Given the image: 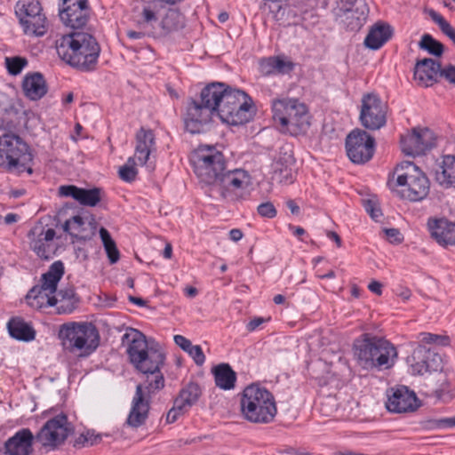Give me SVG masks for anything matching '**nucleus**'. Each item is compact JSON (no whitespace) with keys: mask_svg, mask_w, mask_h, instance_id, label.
Returning <instances> with one entry per match:
<instances>
[{"mask_svg":"<svg viewBox=\"0 0 455 455\" xmlns=\"http://www.w3.org/2000/svg\"><path fill=\"white\" fill-rule=\"evenodd\" d=\"M251 97L243 91L213 82L200 93L199 100L191 99L183 116L185 129L191 134L204 132L214 116L229 125L243 124L250 121Z\"/></svg>","mask_w":455,"mask_h":455,"instance_id":"f257e3e1","label":"nucleus"},{"mask_svg":"<svg viewBox=\"0 0 455 455\" xmlns=\"http://www.w3.org/2000/svg\"><path fill=\"white\" fill-rule=\"evenodd\" d=\"M68 417L61 413L47 420L34 437L28 428H22L4 443V455H30L33 440L44 447L55 448L65 442L72 433Z\"/></svg>","mask_w":455,"mask_h":455,"instance_id":"f03ea898","label":"nucleus"},{"mask_svg":"<svg viewBox=\"0 0 455 455\" xmlns=\"http://www.w3.org/2000/svg\"><path fill=\"white\" fill-rule=\"evenodd\" d=\"M56 51L66 63L81 71L95 69L100 47L95 37L84 31H74L57 42Z\"/></svg>","mask_w":455,"mask_h":455,"instance_id":"7ed1b4c3","label":"nucleus"},{"mask_svg":"<svg viewBox=\"0 0 455 455\" xmlns=\"http://www.w3.org/2000/svg\"><path fill=\"white\" fill-rule=\"evenodd\" d=\"M354 356L358 365L366 370L389 369L397 357L395 346L387 339L363 333L353 346Z\"/></svg>","mask_w":455,"mask_h":455,"instance_id":"20e7f679","label":"nucleus"},{"mask_svg":"<svg viewBox=\"0 0 455 455\" xmlns=\"http://www.w3.org/2000/svg\"><path fill=\"white\" fill-rule=\"evenodd\" d=\"M273 119L280 132L297 136L310 126L305 104L296 99H275L272 101Z\"/></svg>","mask_w":455,"mask_h":455,"instance_id":"39448f33","label":"nucleus"},{"mask_svg":"<svg viewBox=\"0 0 455 455\" xmlns=\"http://www.w3.org/2000/svg\"><path fill=\"white\" fill-rule=\"evenodd\" d=\"M241 411L244 419L250 422L270 423L277 412L275 397L267 388L251 384L243 392Z\"/></svg>","mask_w":455,"mask_h":455,"instance_id":"423d86ee","label":"nucleus"},{"mask_svg":"<svg viewBox=\"0 0 455 455\" xmlns=\"http://www.w3.org/2000/svg\"><path fill=\"white\" fill-rule=\"evenodd\" d=\"M189 160L196 177L207 185L215 184L227 168L224 155L213 146H199L191 153Z\"/></svg>","mask_w":455,"mask_h":455,"instance_id":"0eeeda50","label":"nucleus"},{"mask_svg":"<svg viewBox=\"0 0 455 455\" xmlns=\"http://www.w3.org/2000/svg\"><path fill=\"white\" fill-rule=\"evenodd\" d=\"M396 183L401 188L398 194L402 198L419 202L427 197L430 183L425 173L412 162L401 163L395 169Z\"/></svg>","mask_w":455,"mask_h":455,"instance_id":"6e6552de","label":"nucleus"},{"mask_svg":"<svg viewBox=\"0 0 455 455\" xmlns=\"http://www.w3.org/2000/svg\"><path fill=\"white\" fill-rule=\"evenodd\" d=\"M122 345L127 347L130 362L136 370L146 369L148 363L156 366L164 363V355L158 349L149 347L146 336L136 329L127 328L122 337Z\"/></svg>","mask_w":455,"mask_h":455,"instance_id":"1a4fd4ad","label":"nucleus"},{"mask_svg":"<svg viewBox=\"0 0 455 455\" xmlns=\"http://www.w3.org/2000/svg\"><path fill=\"white\" fill-rule=\"evenodd\" d=\"M33 161L29 146L18 135L4 133L0 136V166L8 171L27 170L32 173L31 167L26 168Z\"/></svg>","mask_w":455,"mask_h":455,"instance_id":"9d476101","label":"nucleus"},{"mask_svg":"<svg viewBox=\"0 0 455 455\" xmlns=\"http://www.w3.org/2000/svg\"><path fill=\"white\" fill-rule=\"evenodd\" d=\"M65 349L74 352L84 350L90 355L99 346L100 334L97 328L91 323H71L63 324L59 332Z\"/></svg>","mask_w":455,"mask_h":455,"instance_id":"9b49d317","label":"nucleus"},{"mask_svg":"<svg viewBox=\"0 0 455 455\" xmlns=\"http://www.w3.org/2000/svg\"><path fill=\"white\" fill-rule=\"evenodd\" d=\"M64 275V265L60 260L53 262L48 271L42 275L41 284L34 286L28 293V304L41 307L48 298L57 292L58 283Z\"/></svg>","mask_w":455,"mask_h":455,"instance_id":"f8f14e48","label":"nucleus"},{"mask_svg":"<svg viewBox=\"0 0 455 455\" xmlns=\"http://www.w3.org/2000/svg\"><path fill=\"white\" fill-rule=\"evenodd\" d=\"M23 30L28 35L43 36L46 32V18L37 0H19L15 6Z\"/></svg>","mask_w":455,"mask_h":455,"instance_id":"ddd939ff","label":"nucleus"},{"mask_svg":"<svg viewBox=\"0 0 455 455\" xmlns=\"http://www.w3.org/2000/svg\"><path fill=\"white\" fill-rule=\"evenodd\" d=\"M374 149V138L363 130H353L346 138L347 155L354 164H361L370 161Z\"/></svg>","mask_w":455,"mask_h":455,"instance_id":"4468645a","label":"nucleus"},{"mask_svg":"<svg viewBox=\"0 0 455 455\" xmlns=\"http://www.w3.org/2000/svg\"><path fill=\"white\" fill-rule=\"evenodd\" d=\"M387 112V104L377 94L363 96L359 119L364 128L374 131L385 126Z\"/></svg>","mask_w":455,"mask_h":455,"instance_id":"2eb2a0df","label":"nucleus"},{"mask_svg":"<svg viewBox=\"0 0 455 455\" xmlns=\"http://www.w3.org/2000/svg\"><path fill=\"white\" fill-rule=\"evenodd\" d=\"M251 183L248 172L242 169H235L222 172L214 185L219 186L222 197L235 200Z\"/></svg>","mask_w":455,"mask_h":455,"instance_id":"dca6fc26","label":"nucleus"},{"mask_svg":"<svg viewBox=\"0 0 455 455\" xmlns=\"http://www.w3.org/2000/svg\"><path fill=\"white\" fill-rule=\"evenodd\" d=\"M408 362L413 375H424L432 371H438L443 367L441 355L421 344L414 348Z\"/></svg>","mask_w":455,"mask_h":455,"instance_id":"f3484780","label":"nucleus"},{"mask_svg":"<svg viewBox=\"0 0 455 455\" xmlns=\"http://www.w3.org/2000/svg\"><path fill=\"white\" fill-rule=\"evenodd\" d=\"M435 133L428 128H413L411 133L401 137V148L408 156H419L435 145Z\"/></svg>","mask_w":455,"mask_h":455,"instance_id":"a211bd4d","label":"nucleus"},{"mask_svg":"<svg viewBox=\"0 0 455 455\" xmlns=\"http://www.w3.org/2000/svg\"><path fill=\"white\" fill-rule=\"evenodd\" d=\"M56 233L53 228H47L42 225L33 227L28 234L30 249L41 259H50L53 252L52 240Z\"/></svg>","mask_w":455,"mask_h":455,"instance_id":"6ab92c4d","label":"nucleus"},{"mask_svg":"<svg viewBox=\"0 0 455 455\" xmlns=\"http://www.w3.org/2000/svg\"><path fill=\"white\" fill-rule=\"evenodd\" d=\"M342 23L350 31H358L366 22L369 8L364 0H341Z\"/></svg>","mask_w":455,"mask_h":455,"instance_id":"aec40b11","label":"nucleus"},{"mask_svg":"<svg viewBox=\"0 0 455 455\" xmlns=\"http://www.w3.org/2000/svg\"><path fill=\"white\" fill-rule=\"evenodd\" d=\"M150 409V397L143 391L141 384L137 385L135 394L132 397L131 410L128 414L126 424L138 428L144 425L148 418Z\"/></svg>","mask_w":455,"mask_h":455,"instance_id":"412c9836","label":"nucleus"},{"mask_svg":"<svg viewBox=\"0 0 455 455\" xmlns=\"http://www.w3.org/2000/svg\"><path fill=\"white\" fill-rule=\"evenodd\" d=\"M389 411L402 413L412 411L417 409V396L413 391L402 386L392 388L386 403Z\"/></svg>","mask_w":455,"mask_h":455,"instance_id":"4be33fe9","label":"nucleus"},{"mask_svg":"<svg viewBox=\"0 0 455 455\" xmlns=\"http://www.w3.org/2000/svg\"><path fill=\"white\" fill-rule=\"evenodd\" d=\"M60 196L71 197L84 206L94 207L102 197V190L100 188H83L75 185H63L59 188Z\"/></svg>","mask_w":455,"mask_h":455,"instance_id":"5701e85b","label":"nucleus"},{"mask_svg":"<svg viewBox=\"0 0 455 455\" xmlns=\"http://www.w3.org/2000/svg\"><path fill=\"white\" fill-rule=\"evenodd\" d=\"M59 15L65 26L79 31L87 24L91 16V9L89 4L62 6Z\"/></svg>","mask_w":455,"mask_h":455,"instance_id":"b1692460","label":"nucleus"},{"mask_svg":"<svg viewBox=\"0 0 455 455\" xmlns=\"http://www.w3.org/2000/svg\"><path fill=\"white\" fill-rule=\"evenodd\" d=\"M441 63L429 58L419 60L414 68V78L421 86L428 87L437 82L441 76Z\"/></svg>","mask_w":455,"mask_h":455,"instance_id":"393cba45","label":"nucleus"},{"mask_svg":"<svg viewBox=\"0 0 455 455\" xmlns=\"http://www.w3.org/2000/svg\"><path fill=\"white\" fill-rule=\"evenodd\" d=\"M428 229L431 236L441 245L455 244V223L446 219L428 220Z\"/></svg>","mask_w":455,"mask_h":455,"instance_id":"a878e982","label":"nucleus"},{"mask_svg":"<svg viewBox=\"0 0 455 455\" xmlns=\"http://www.w3.org/2000/svg\"><path fill=\"white\" fill-rule=\"evenodd\" d=\"M63 230L76 241H87L95 235L96 223L92 220L86 224L84 218L76 215L65 221Z\"/></svg>","mask_w":455,"mask_h":455,"instance_id":"bb28decb","label":"nucleus"},{"mask_svg":"<svg viewBox=\"0 0 455 455\" xmlns=\"http://www.w3.org/2000/svg\"><path fill=\"white\" fill-rule=\"evenodd\" d=\"M134 158L140 165H147L150 154L156 149L155 135L151 130L140 128L136 133Z\"/></svg>","mask_w":455,"mask_h":455,"instance_id":"cd10ccee","label":"nucleus"},{"mask_svg":"<svg viewBox=\"0 0 455 455\" xmlns=\"http://www.w3.org/2000/svg\"><path fill=\"white\" fill-rule=\"evenodd\" d=\"M184 26V15L176 9H169L159 23V28L151 30L148 35L154 37H163L183 28Z\"/></svg>","mask_w":455,"mask_h":455,"instance_id":"c85d7f7f","label":"nucleus"},{"mask_svg":"<svg viewBox=\"0 0 455 455\" xmlns=\"http://www.w3.org/2000/svg\"><path fill=\"white\" fill-rule=\"evenodd\" d=\"M24 95L31 100H38L47 92L46 82L41 73L27 74L22 82Z\"/></svg>","mask_w":455,"mask_h":455,"instance_id":"c756f323","label":"nucleus"},{"mask_svg":"<svg viewBox=\"0 0 455 455\" xmlns=\"http://www.w3.org/2000/svg\"><path fill=\"white\" fill-rule=\"evenodd\" d=\"M393 35L392 27L386 22H377L370 29L364 39V44L371 50L379 49Z\"/></svg>","mask_w":455,"mask_h":455,"instance_id":"7c9ffc66","label":"nucleus"},{"mask_svg":"<svg viewBox=\"0 0 455 455\" xmlns=\"http://www.w3.org/2000/svg\"><path fill=\"white\" fill-rule=\"evenodd\" d=\"M164 363H158L156 367L155 364L148 363L146 364V369L138 370L145 376L144 384H141L143 390L147 391V395L150 397L152 394L159 391L164 387V378L160 371Z\"/></svg>","mask_w":455,"mask_h":455,"instance_id":"2f4dec72","label":"nucleus"},{"mask_svg":"<svg viewBox=\"0 0 455 455\" xmlns=\"http://www.w3.org/2000/svg\"><path fill=\"white\" fill-rule=\"evenodd\" d=\"M436 181L445 187L455 186V156H445L435 171Z\"/></svg>","mask_w":455,"mask_h":455,"instance_id":"473e14b6","label":"nucleus"},{"mask_svg":"<svg viewBox=\"0 0 455 455\" xmlns=\"http://www.w3.org/2000/svg\"><path fill=\"white\" fill-rule=\"evenodd\" d=\"M10 335L23 341H30L35 339L36 332L23 319L20 317H12L7 323Z\"/></svg>","mask_w":455,"mask_h":455,"instance_id":"72a5a7b5","label":"nucleus"},{"mask_svg":"<svg viewBox=\"0 0 455 455\" xmlns=\"http://www.w3.org/2000/svg\"><path fill=\"white\" fill-rule=\"evenodd\" d=\"M201 388L197 383L191 382L183 387L174 400L176 404H180L181 408L188 411L196 404L201 396Z\"/></svg>","mask_w":455,"mask_h":455,"instance_id":"f704fd0d","label":"nucleus"},{"mask_svg":"<svg viewBox=\"0 0 455 455\" xmlns=\"http://www.w3.org/2000/svg\"><path fill=\"white\" fill-rule=\"evenodd\" d=\"M213 374L216 386L228 390L235 387L236 380V374L232 370L229 364L220 363L213 369Z\"/></svg>","mask_w":455,"mask_h":455,"instance_id":"c9c22d12","label":"nucleus"},{"mask_svg":"<svg viewBox=\"0 0 455 455\" xmlns=\"http://www.w3.org/2000/svg\"><path fill=\"white\" fill-rule=\"evenodd\" d=\"M175 343L186 351L195 361L197 365H203L205 356L202 347L199 345H193L189 339L182 335L174 336Z\"/></svg>","mask_w":455,"mask_h":455,"instance_id":"e433bc0d","label":"nucleus"},{"mask_svg":"<svg viewBox=\"0 0 455 455\" xmlns=\"http://www.w3.org/2000/svg\"><path fill=\"white\" fill-rule=\"evenodd\" d=\"M100 236L102 241L104 249L111 264H115L119 260L120 253L116 247V242L110 235V233L103 227L100 228Z\"/></svg>","mask_w":455,"mask_h":455,"instance_id":"4c0bfd02","label":"nucleus"},{"mask_svg":"<svg viewBox=\"0 0 455 455\" xmlns=\"http://www.w3.org/2000/svg\"><path fill=\"white\" fill-rule=\"evenodd\" d=\"M78 301V299L66 300L53 295L52 298H48L44 304L48 307L57 306L59 314H70L76 307Z\"/></svg>","mask_w":455,"mask_h":455,"instance_id":"58836bf2","label":"nucleus"},{"mask_svg":"<svg viewBox=\"0 0 455 455\" xmlns=\"http://www.w3.org/2000/svg\"><path fill=\"white\" fill-rule=\"evenodd\" d=\"M419 45L421 49L437 57L441 56L443 52V44L434 39L429 34H424L422 36Z\"/></svg>","mask_w":455,"mask_h":455,"instance_id":"ea45409f","label":"nucleus"},{"mask_svg":"<svg viewBox=\"0 0 455 455\" xmlns=\"http://www.w3.org/2000/svg\"><path fill=\"white\" fill-rule=\"evenodd\" d=\"M135 158L131 156L128 158L127 163L119 168L118 174L122 180L132 182L136 180L138 171L135 168Z\"/></svg>","mask_w":455,"mask_h":455,"instance_id":"a19ab883","label":"nucleus"},{"mask_svg":"<svg viewBox=\"0 0 455 455\" xmlns=\"http://www.w3.org/2000/svg\"><path fill=\"white\" fill-rule=\"evenodd\" d=\"M422 426L427 430L455 427V416L451 418L426 419L422 422Z\"/></svg>","mask_w":455,"mask_h":455,"instance_id":"79ce46f5","label":"nucleus"},{"mask_svg":"<svg viewBox=\"0 0 455 455\" xmlns=\"http://www.w3.org/2000/svg\"><path fill=\"white\" fill-rule=\"evenodd\" d=\"M28 65V60L25 57L13 56L5 58V66L9 74L17 76Z\"/></svg>","mask_w":455,"mask_h":455,"instance_id":"37998d69","label":"nucleus"},{"mask_svg":"<svg viewBox=\"0 0 455 455\" xmlns=\"http://www.w3.org/2000/svg\"><path fill=\"white\" fill-rule=\"evenodd\" d=\"M419 344H439L445 346L448 344L449 338L446 336L433 334L429 332H420L418 336Z\"/></svg>","mask_w":455,"mask_h":455,"instance_id":"c03bdc74","label":"nucleus"},{"mask_svg":"<svg viewBox=\"0 0 455 455\" xmlns=\"http://www.w3.org/2000/svg\"><path fill=\"white\" fill-rule=\"evenodd\" d=\"M140 17L141 20L139 23L143 28H152L153 30L156 29L153 28V23L157 21V17L156 12L149 6H145L142 9Z\"/></svg>","mask_w":455,"mask_h":455,"instance_id":"a18cd8bd","label":"nucleus"},{"mask_svg":"<svg viewBox=\"0 0 455 455\" xmlns=\"http://www.w3.org/2000/svg\"><path fill=\"white\" fill-rule=\"evenodd\" d=\"M276 74H288L294 68V63L285 56H275Z\"/></svg>","mask_w":455,"mask_h":455,"instance_id":"49530a36","label":"nucleus"},{"mask_svg":"<svg viewBox=\"0 0 455 455\" xmlns=\"http://www.w3.org/2000/svg\"><path fill=\"white\" fill-rule=\"evenodd\" d=\"M363 207L366 212L371 217L372 220H378L379 218L382 215L381 210L379 206L377 200L375 199H367L363 201Z\"/></svg>","mask_w":455,"mask_h":455,"instance_id":"de8ad7c7","label":"nucleus"},{"mask_svg":"<svg viewBox=\"0 0 455 455\" xmlns=\"http://www.w3.org/2000/svg\"><path fill=\"white\" fill-rule=\"evenodd\" d=\"M259 71L264 76L276 74L275 56L261 59L259 60Z\"/></svg>","mask_w":455,"mask_h":455,"instance_id":"09e8293b","label":"nucleus"},{"mask_svg":"<svg viewBox=\"0 0 455 455\" xmlns=\"http://www.w3.org/2000/svg\"><path fill=\"white\" fill-rule=\"evenodd\" d=\"M257 212L261 217L267 219H273L277 214V211L271 202L260 204L257 208Z\"/></svg>","mask_w":455,"mask_h":455,"instance_id":"8fccbe9b","label":"nucleus"},{"mask_svg":"<svg viewBox=\"0 0 455 455\" xmlns=\"http://www.w3.org/2000/svg\"><path fill=\"white\" fill-rule=\"evenodd\" d=\"M275 176L279 182L291 183L292 182V171L288 165L283 166L275 170Z\"/></svg>","mask_w":455,"mask_h":455,"instance_id":"3c124183","label":"nucleus"},{"mask_svg":"<svg viewBox=\"0 0 455 455\" xmlns=\"http://www.w3.org/2000/svg\"><path fill=\"white\" fill-rule=\"evenodd\" d=\"M187 411H188L185 410L184 408H181L180 404H176L174 403L172 408L169 410V411L167 412L166 422L169 424L175 422L180 415L184 414Z\"/></svg>","mask_w":455,"mask_h":455,"instance_id":"603ef678","label":"nucleus"},{"mask_svg":"<svg viewBox=\"0 0 455 455\" xmlns=\"http://www.w3.org/2000/svg\"><path fill=\"white\" fill-rule=\"evenodd\" d=\"M383 232L385 233L386 238L391 243H400L403 239L401 232L397 228H385Z\"/></svg>","mask_w":455,"mask_h":455,"instance_id":"864d4df0","label":"nucleus"},{"mask_svg":"<svg viewBox=\"0 0 455 455\" xmlns=\"http://www.w3.org/2000/svg\"><path fill=\"white\" fill-rule=\"evenodd\" d=\"M441 76L444 77L451 84L455 85V66L448 65L441 68Z\"/></svg>","mask_w":455,"mask_h":455,"instance_id":"5fc2aeb1","label":"nucleus"},{"mask_svg":"<svg viewBox=\"0 0 455 455\" xmlns=\"http://www.w3.org/2000/svg\"><path fill=\"white\" fill-rule=\"evenodd\" d=\"M56 298L68 299V300H73V299H78L76 297V294L75 292V290L73 288H67L60 290L56 292Z\"/></svg>","mask_w":455,"mask_h":455,"instance_id":"6e6d98bb","label":"nucleus"},{"mask_svg":"<svg viewBox=\"0 0 455 455\" xmlns=\"http://www.w3.org/2000/svg\"><path fill=\"white\" fill-rule=\"evenodd\" d=\"M449 387H450V384L447 381H445L444 383H443L441 385L440 388H437L435 391L438 399H444L445 396L449 395V393H450Z\"/></svg>","mask_w":455,"mask_h":455,"instance_id":"4d7b16f0","label":"nucleus"},{"mask_svg":"<svg viewBox=\"0 0 455 455\" xmlns=\"http://www.w3.org/2000/svg\"><path fill=\"white\" fill-rule=\"evenodd\" d=\"M266 321L265 318L263 317H256L252 320H251L247 325H246V328L248 331H253L254 330H256L259 325H261L264 322Z\"/></svg>","mask_w":455,"mask_h":455,"instance_id":"13d9d810","label":"nucleus"},{"mask_svg":"<svg viewBox=\"0 0 455 455\" xmlns=\"http://www.w3.org/2000/svg\"><path fill=\"white\" fill-rule=\"evenodd\" d=\"M430 16L432 18V20L436 23L438 24V26L440 27V28H443L445 24H448L449 22L440 14H438L437 12L432 11L430 12Z\"/></svg>","mask_w":455,"mask_h":455,"instance_id":"bf43d9fd","label":"nucleus"},{"mask_svg":"<svg viewBox=\"0 0 455 455\" xmlns=\"http://www.w3.org/2000/svg\"><path fill=\"white\" fill-rule=\"evenodd\" d=\"M382 283L378 282V281H372L369 283L368 285V289L377 294V295H381L382 293Z\"/></svg>","mask_w":455,"mask_h":455,"instance_id":"052dcab7","label":"nucleus"},{"mask_svg":"<svg viewBox=\"0 0 455 455\" xmlns=\"http://www.w3.org/2000/svg\"><path fill=\"white\" fill-rule=\"evenodd\" d=\"M441 30L455 44V29L451 26L450 23L445 24V26L441 28Z\"/></svg>","mask_w":455,"mask_h":455,"instance_id":"680f3d73","label":"nucleus"},{"mask_svg":"<svg viewBox=\"0 0 455 455\" xmlns=\"http://www.w3.org/2000/svg\"><path fill=\"white\" fill-rule=\"evenodd\" d=\"M243 232L239 228H233L229 231V238L234 242H238L243 238Z\"/></svg>","mask_w":455,"mask_h":455,"instance_id":"e2e57ef3","label":"nucleus"},{"mask_svg":"<svg viewBox=\"0 0 455 455\" xmlns=\"http://www.w3.org/2000/svg\"><path fill=\"white\" fill-rule=\"evenodd\" d=\"M286 205L291 210V212L293 215H299V214L300 208L293 200H291V199L288 200L286 202Z\"/></svg>","mask_w":455,"mask_h":455,"instance_id":"0e129e2a","label":"nucleus"},{"mask_svg":"<svg viewBox=\"0 0 455 455\" xmlns=\"http://www.w3.org/2000/svg\"><path fill=\"white\" fill-rule=\"evenodd\" d=\"M62 6H75L88 4V0H62Z\"/></svg>","mask_w":455,"mask_h":455,"instance_id":"69168bd1","label":"nucleus"},{"mask_svg":"<svg viewBox=\"0 0 455 455\" xmlns=\"http://www.w3.org/2000/svg\"><path fill=\"white\" fill-rule=\"evenodd\" d=\"M101 440V436L100 435H95L92 432H90L88 435V445L92 446L97 444Z\"/></svg>","mask_w":455,"mask_h":455,"instance_id":"338daca9","label":"nucleus"},{"mask_svg":"<svg viewBox=\"0 0 455 455\" xmlns=\"http://www.w3.org/2000/svg\"><path fill=\"white\" fill-rule=\"evenodd\" d=\"M127 36L132 40H137V39H141L145 36V33L144 32H139V31H133V30H129L127 32Z\"/></svg>","mask_w":455,"mask_h":455,"instance_id":"774afa93","label":"nucleus"}]
</instances>
